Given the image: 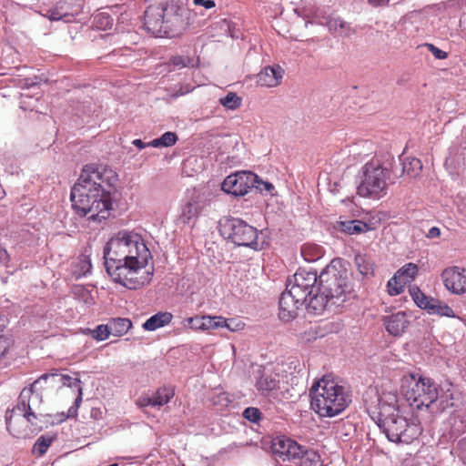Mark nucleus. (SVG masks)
Here are the masks:
<instances>
[{"instance_id": "f257e3e1", "label": "nucleus", "mask_w": 466, "mask_h": 466, "mask_svg": "<svg viewBox=\"0 0 466 466\" xmlns=\"http://www.w3.org/2000/svg\"><path fill=\"white\" fill-rule=\"evenodd\" d=\"M105 267L111 279L128 289H138L151 280L145 268L152 255L140 234L120 230L104 248Z\"/></svg>"}, {"instance_id": "f03ea898", "label": "nucleus", "mask_w": 466, "mask_h": 466, "mask_svg": "<svg viewBox=\"0 0 466 466\" xmlns=\"http://www.w3.org/2000/svg\"><path fill=\"white\" fill-rule=\"evenodd\" d=\"M117 180V174L106 166L96 163L84 166L70 193L75 211L90 220L106 219L112 209V192Z\"/></svg>"}, {"instance_id": "7ed1b4c3", "label": "nucleus", "mask_w": 466, "mask_h": 466, "mask_svg": "<svg viewBox=\"0 0 466 466\" xmlns=\"http://www.w3.org/2000/svg\"><path fill=\"white\" fill-rule=\"evenodd\" d=\"M350 275L341 258L332 259L318 276L317 292L310 297L308 310L320 314L341 307L353 291Z\"/></svg>"}, {"instance_id": "20e7f679", "label": "nucleus", "mask_w": 466, "mask_h": 466, "mask_svg": "<svg viewBox=\"0 0 466 466\" xmlns=\"http://www.w3.org/2000/svg\"><path fill=\"white\" fill-rule=\"evenodd\" d=\"M190 11L177 0H163L149 5L144 15V27L155 36L177 37L189 25Z\"/></svg>"}, {"instance_id": "39448f33", "label": "nucleus", "mask_w": 466, "mask_h": 466, "mask_svg": "<svg viewBox=\"0 0 466 466\" xmlns=\"http://www.w3.org/2000/svg\"><path fill=\"white\" fill-rule=\"evenodd\" d=\"M318 276L314 271L298 270L289 278L286 289L279 300V317L282 321L289 322L298 315V310L304 304L308 306L310 297L317 292Z\"/></svg>"}, {"instance_id": "423d86ee", "label": "nucleus", "mask_w": 466, "mask_h": 466, "mask_svg": "<svg viewBox=\"0 0 466 466\" xmlns=\"http://www.w3.org/2000/svg\"><path fill=\"white\" fill-rule=\"evenodd\" d=\"M395 157L383 149L367 162L361 168L357 193L362 198L380 199L387 195L389 174H397L394 167Z\"/></svg>"}, {"instance_id": "0eeeda50", "label": "nucleus", "mask_w": 466, "mask_h": 466, "mask_svg": "<svg viewBox=\"0 0 466 466\" xmlns=\"http://www.w3.org/2000/svg\"><path fill=\"white\" fill-rule=\"evenodd\" d=\"M309 396L311 408L319 417L337 416L351 402L345 388L328 376H323L311 386Z\"/></svg>"}, {"instance_id": "6e6552de", "label": "nucleus", "mask_w": 466, "mask_h": 466, "mask_svg": "<svg viewBox=\"0 0 466 466\" xmlns=\"http://www.w3.org/2000/svg\"><path fill=\"white\" fill-rule=\"evenodd\" d=\"M439 385L431 379L416 375L410 376V383L405 396L411 407L422 409L431 414H441L452 406L448 394H440Z\"/></svg>"}, {"instance_id": "1a4fd4ad", "label": "nucleus", "mask_w": 466, "mask_h": 466, "mask_svg": "<svg viewBox=\"0 0 466 466\" xmlns=\"http://www.w3.org/2000/svg\"><path fill=\"white\" fill-rule=\"evenodd\" d=\"M221 236L235 245L250 248L254 250L264 248L265 240L256 228L246 221L233 217H223L218 222Z\"/></svg>"}, {"instance_id": "9d476101", "label": "nucleus", "mask_w": 466, "mask_h": 466, "mask_svg": "<svg viewBox=\"0 0 466 466\" xmlns=\"http://www.w3.org/2000/svg\"><path fill=\"white\" fill-rule=\"evenodd\" d=\"M376 423L387 439L394 443L409 444L421 434V428L408 420L399 412L388 416H377Z\"/></svg>"}, {"instance_id": "9b49d317", "label": "nucleus", "mask_w": 466, "mask_h": 466, "mask_svg": "<svg viewBox=\"0 0 466 466\" xmlns=\"http://www.w3.org/2000/svg\"><path fill=\"white\" fill-rule=\"evenodd\" d=\"M36 388H33V383L30 388H25L17 400L16 406L12 410V414L5 415L6 427L10 430L13 415H19L25 418L32 426L41 429L42 426L38 425V420L42 421V418L49 416L42 406L43 397L40 393L35 392Z\"/></svg>"}, {"instance_id": "f8f14e48", "label": "nucleus", "mask_w": 466, "mask_h": 466, "mask_svg": "<svg viewBox=\"0 0 466 466\" xmlns=\"http://www.w3.org/2000/svg\"><path fill=\"white\" fill-rule=\"evenodd\" d=\"M208 204V200L205 193L196 188L187 190L180 205L178 223L188 225L196 221Z\"/></svg>"}, {"instance_id": "ddd939ff", "label": "nucleus", "mask_w": 466, "mask_h": 466, "mask_svg": "<svg viewBox=\"0 0 466 466\" xmlns=\"http://www.w3.org/2000/svg\"><path fill=\"white\" fill-rule=\"evenodd\" d=\"M256 179L257 175L251 171H237L224 179L221 189L233 196H244L253 188Z\"/></svg>"}, {"instance_id": "4468645a", "label": "nucleus", "mask_w": 466, "mask_h": 466, "mask_svg": "<svg viewBox=\"0 0 466 466\" xmlns=\"http://www.w3.org/2000/svg\"><path fill=\"white\" fill-rule=\"evenodd\" d=\"M185 328L190 329L195 331H208L219 328H227L231 331H236L237 329L231 328L228 320L222 316H193L187 318L182 322Z\"/></svg>"}, {"instance_id": "2eb2a0df", "label": "nucleus", "mask_w": 466, "mask_h": 466, "mask_svg": "<svg viewBox=\"0 0 466 466\" xmlns=\"http://www.w3.org/2000/svg\"><path fill=\"white\" fill-rule=\"evenodd\" d=\"M441 279L444 287L452 294L466 293V268L448 267L442 271Z\"/></svg>"}, {"instance_id": "dca6fc26", "label": "nucleus", "mask_w": 466, "mask_h": 466, "mask_svg": "<svg viewBox=\"0 0 466 466\" xmlns=\"http://www.w3.org/2000/svg\"><path fill=\"white\" fill-rule=\"evenodd\" d=\"M42 382L48 384L52 389H60L64 386L76 389L82 385V381L78 378H71L69 375L58 373H45L33 382V388H36Z\"/></svg>"}, {"instance_id": "f3484780", "label": "nucleus", "mask_w": 466, "mask_h": 466, "mask_svg": "<svg viewBox=\"0 0 466 466\" xmlns=\"http://www.w3.org/2000/svg\"><path fill=\"white\" fill-rule=\"evenodd\" d=\"M383 324L390 335L398 337L405 332L410 325V319L404 311H399L384 317Z\"/></svg>"}, {"instance_id": "a211bd4d", "label": "nucleus", "mask_w": 466, "mask_h": 466, "mask_svg": "<svg viewBox=\"0 0 466 466\" xmlns=\"http://www.w3.org/2000/svg\"><path fill=\"white\" fill-rule=\"evenodd\" d=\"M284 70L279 65L265 66L257 75V83L261 86L274 87L280 84Z\"/></svg>"}, {"instance_id": "6ab92c4d", "label": "nucleus", "mask_w": 466, "mask_h": 466, "mask_svg": "<svg viewBox=\"0 0 466 466\" xmlns=\"http://www.w3.org/2000/svg\"><path fill=\"white\" fill-rule=\"evenodd\" d=\"M404 151L398 156V161L395 159L394 167L398 171L394 174L396 177H401L407 174L410 177H416L422 168L421 161L417 157H403Z\"/></svg>"}, {"instance_id": "aec40b11", "label": "nucleus", "mask_w": 466, "mask_h": 466, "mask_svg": "<svg viewBox=\"0 0 466 466\" xmlns=\"http://www.w3.org/2000/svg\"><path fill=\"white\" fill-rule=\"evenodd\" d=\"M378 415L388 416L400 411L399 398L395 391H382L378 395Z\"/></svg>"}, {"instance_id": "412c9836", "label": "nucleus", "mask_w": 466, "mask_h": 466, "mask_svg": "<svg viewBox=\"0 0 466 466\" xmlns=\"http://www.w3.org/2000/svg\"><path fill=\"white\" fill-rule=\"evenodd\" d=\"M42 15L50 21L64 20L66 23H70L73 21L74 12L69 10L66 1H59L54 7L46 9Z\"/></svg>"}, {"instance_id": "4be33fe9", "label": "nucleus", "mask_w": 466, "mask_h": 466, "mask_svg": "<svg viewBox=\"0 0 466 466\" xmlns=\"http://www.w3.org/2000/svg\"><path fill=\"white\" fill-rule=\"evenodd\" d=\"M325 25L329 32L337 33L342 37H350L356 34V30L350 26V24L340 17H328Z\"/></svg>"}, {"instance_id": "5701e85b", "label": "nucleus", "mask_w": 466, "mask_h": 466, "mask_svg": "<svg viewBox=\"0 0 466 466\" xmlns=\"http://www.w3.org/2000/svg\"><path fill=\"white\" fill-rule=\"evenodd\" d=\"M279 384V375L264 370L260 377L257 380L256 388L258 391L265 393L278 389Z\"/></svg>"}, {"instance_id": "b1692460", "label": "nucleus", "mask_w": 466, "mask_h": 466, "mask_svg": "<svg viewBox=\"0 0 466 466\" xmlns=\"http://www.w3.org/2000/svg\"><path fill=\"white\" fill-rule=\"evenodd\" d=\"M336 229L349 235L360 234L370 229V226L359 219L338 221Z\"/></svg>"}, {"instance_id": "393cba45", "label": "nucleus", "mask_w": 466, "mask_h": 466, "mask_svg": "<svg viewBox=\"0 0 466 466\" xmlns=\"http://www.w3.org/2000/svg\"><path fill=\"white\" fill-rule=\"evenodd\" d=\"M173 319L170 312H157L147 319L142 325L146 330L153 331L166 325H168Z\"/></svg>"}, {"instance_id": "a878e982", "label": "nucleus", "mask_w": 466, "mask_h": 466, "mask_svg": "<svg viewBox=\"0 0 466 466\" xmlns=\"http://www.w3.org/2000/svg\"><path fill=\"white\" fill-rule=\"evenodd\" d=\"M410 294L415 304L428 313L432 309V303H436L435 299L426 296L417 286L410 288Z\"/></svg>"}, {"instance_id": "bb28decb", "label": "nucleus", "mask_w": 466, "mask_h": 466, "mask_svg": "<svg viewBox=\"0 0 466 466\" xmlns=\"http://www.w3.org/2000/svg\"><path fill=\"white\" fill-rule=\"evenodd\" d=\"M354 261L359 272L362 276L369 277L373 275L375 264L370 256L367 254H357Z\"/></svg>"}, {"instance_id": "cd10ccee", "label": "nucleus", "mask_w": 466, "mask_h": 466, "mask_svg": "<svg viewBox=\"0 0 466 466\" xmlns=\"http://www.w3.org/2000/svg\"><path fill=\"white\" fill-rule=\"evenodd\" d=\"M204 167V161L202 157L197 156H190L183 161L182 173L187 177H193L199 173Z\"/></svg>"}, {"instance_id": "c85d7f7f", "label": "nucleus", "mask_w": 466, "mask_h": 466, "mask_svg": "<svg viewBox=\"0 0 466 466\" xmlns=\"http://www.w3.org/2000/svg\"><path fill=\"white\" fill-rule=\"evenodd\" d=\"M110 333L114 336H123L126 334L132 326L131 321L125 318L112 319L107 323Z\"/></svg>"}, {"instance_id": "c756f323", "label": "nucleus", "mask_w": 466, "mask_h": 466, "mask_svg": "<svg viewBox=\"0 0 466 466\" xmlns=\"http://www.w3.org/2000/svg\"><path fill=\"white\" fill-rule=\"evenodd\" d=\"M449 421L453 434L460 435L466 431V411L458 410L454 412Z\"/></svg>"}, {"instance_id": "7c9ffc66", "label": "nucleus", "mask_w": 466, "mask_h": 466, "mask_svg": "<svg viewBox=\"0 0 466 466\" xmlns=\"http://www.w3.org/2000/svg\"><path fill=\"white\" fill-rule=\"evenodd\" d=\"M56 440L55 435L44 434L37 438L35 442L32 452L39 457L46 454L52 442Z\"/></svg>"}, {"instance_id": "2f4dec72", "label": "nucleus", "mask_w": 466, "mask_h": 466, "mask_svg": "<svg viewBox=\"0 0 466 466\" xmlns=\"http://www.w3.org/2000/svg\"><path fill=\"white\" fill-rule=\"evenodd\" d=\"M322 247L316 244H304L301 248V256L308 262H314L323 256Z\"/></svg>"}, {"instance_id": "473e14b6", "label": "nucleus", "mask_w": 466, "mask_h": 466, "mask_svg": "<svg viewBox=\"0 0 466 466\" xmlns=\"http://www.w3.org/2000/svg\"><path fill=\"white\" fill-rule=\"evenodd\" d=\"M289 443L290 439L285 436H278L274 438L271 443L272 452L278 455L283 461H285V457L287 455V450L289 449Z\"/></svg>"}, {"instance_id": "72a5a7b5", "label": "nucleus", "mask_w": 466, "mask_h": 466, "mask_svg": "<svg viewBox=\"0 0 466 466\" xmlns=\"http://www.w3.org/2000/svg\"><path fill=\"white\" fill-rule=\"evenodd\" d=\"M419 268L414 263H407L396 271L398 278L402 279L406 284L410 283L417 276Z\"/></svg>"}, {"instance_id": "f704fd0d", "label": "nucleus", "mask_w": 466, "mask_h": 466, "mask_svg": "<svg viewBox=\"0 0 466 466\" xmlns=\"http://www.w3.org/2000/svg\"><path fill=\"white\" fill-rule=\"evenodd\" d=\"M114 19L107 12H100L95 15L93 19V25L98 30H106L111 28Z\"/></svg>"}, {"instance_id": "c9c22d12", "label": "nucleus", "mask_w": 466, "mask_h": 466, "mask_svg": "<svg viewBox=\"0 0 466 466\" xmlns=\"http://www.w3.org/2000/svg\"><path fill=\"white\" fill-rule=\"evenodd\" d=\"M174 396V391L171 389L167 388H161L158 389L153 395L152 400L154 401L155 407H161L167 402L170 401V400Z\"/></svg>"}, {"instance_id": "e433bc0d", "label": "nucleus", "mask_w": 466, "mask_h": 466, "mask_svg": "<svg viewBox=\"0 0 466 466\" xmlns=\"http://www.w3.org/2000/svg\"><path fill=\"white\" fill-rule=\"evenodd\" d=\"M308 449L304 446L299 445L298 442L290 439L289 449L287 450V455L285 461H298L303 456Z\"/></svg>"}, {"instance_id": "4c0bfd02", "label": "nucleus", "mask_w": 466, "mask_h": 466, "mask_svg": "<svg viewBox=\"0 0 466 466\" xmlns=\"http://www.w3.org/2000/svg\"><path fill=\"white\" fill-rule=\"evenodd\" d=\"M298 462L300 466H322L320 456L313 450H307Z\"/></svg>"}, {"instance_id": "58836bf2", "label": "nucleus", "mask_w": 466, "mask_h": 466, "mask_svg": "<svg viewBox=\"0 0 466 466\" xmlns=\"http://www.w3.org/2000/svg\"><path fill=\"white\" fill-rule=\"evenodd\" d=\"M177 137L174 132H166L161 137L147 142V146H173L176 144Z\"/></svg>"}, {"instance_id": "ea45409f", "label": "nucleus", "mask_w": 466, "mask_h": 466, "mask_svg": "<svg viewBox=\"0 0 466 466\" xmlns=\"http://www.w3.org/2000/svg\"><path fill=\"white\" fill-rule=\"evenodd\" d=\"M436 303H432V309H430L429 314H437L445 317H455L453 309L447 305L435 299Z\"/></svg>"}, {"instance_id": "a19ab883", "label": "nucleus", "mask_w": 466, "mask_h": 466, "mask_svg": "<svg viewBox=\"0 0 466 466\" xmlns=\"http://www.w3.org/2000/svg\"><path fill=\"white\" fill-rule=\"evenodd\" d=\"M406 283L394 274V276L388 281V292L390 296L399 295L403 292Z\"/></svg>"}, {"instance_id": "79ce46f5", "label": "nucleus", "mask_w": 466, "mask_h": 466, "mask_svg": "<svg viewBox=\"0 0 466 466\" xmlns=\"http://www.w3.org/2000/svg\"><path fill=\"white\" fill-rule=\"evenodd\" d=\"M220 104L228 108L234 110L241 106V98L233 92H229L226 96L219 99Z\"/></svg>"}, {"instance_id": "37998d69", "label": "nucleus", "mask_w": 466, "mask_h": 466, "mask_svg": "<svg viewBox=\"0 0 466 466\" xmlns=\"http://www.w3.org/2000/svg\"><path fill=\"white\" fill-rule=\"evenodd\" d=\"M170 65L175 68L194 67V59L187 56H174L170 58Z\"/></svg>"}, {"instance_id": "c03bdc74", "label": "nucleus", "mask_w": 466, "mask_h": 466, "mask_svg": "<svg viewBox=\"0 0 466 466\" xmlns=\"http://www.w3.org/2000/svg\"><path fill=\"white\" fill-rule=\"evenodd\" d=\"M87 331L91 334L93 339L98 341L106 339L111 334L107 324L98 325L94 329H87Z\"/></svg>"}, {"instance_id": "a18cd8bd", "label": "nucleus", "mask_w": 466, "mask_h": 466, "mask_svg": "<svg viewBox=\"0 0 466 466\" xmlns=\"http://www.w3.org/2000/svg\"><path fill=\"white\" fill-rule=\"evenodd\" d=\"M77 390V397L76 398L74 404L68 409L67 414L64 416L63 420L66 418L75 417L77 414V410L82 403L83 387L82 385L76 389Z\"/></svg>"}, {"instance_id": "49530a36", "label": "nucleus", "mask_w": 466, "mask_h": 466, "mask_svg": "<svg viewBox=\"0 0 466 466\" xmlns=\"http://www.w3.org/2000/svg\"><path fill=\"white\" fill-rule=\"evenodd\" d=\"M243 417L251 422H258L260 420L261 412L258 408L248 407L244 410Z\"/></svg>"}, {"instance_id": "de8ad7c7", "label": "nucleus", "mask_w": 466, "mask_h": 466, "mask_svg": "<svg viewBox=\"0 0 466 466\" xmlns=\"http://www.w3.org/2000/svg\"><path fill=\"white\" fill-rule=\"evenodd\" d=\"M256 183L253 187L258 189L260 192H267L272 194V191L275 189L274 186L268 181H263L257 176Z\"/></svg>"}, {"instance_id": "09e8293b", "label": "nucleus", "mask_w": 466, "mask_h": 466, "mask_svg": "<svg viewBox=\"0 0 466 466\" xmlns=\"http://www.w3.org/2000/svg\"><path fill=\"white\" fill-rule=\"evenodd\" d=\"M424 46L437 59H445L448 54L445 51L435 46L433 44L426 43Z\"/></svg>"}, {"instance_id": "8fccbe9b", "label": "nucleus", "mask_w": 466, "mask_h": 466, "mask_svg": "<svg viewBox=\"0 0 466 466\" xmlns=\"http://www.w3.org/2000/svg\"><path fill=\"white\" fill-rule=\"evenodd\" d=\"M137 405L141 409L147 406L155 407L152 396L148 395L140 396L137 400Z\"/></svg>"}, {"instance_id": "3c124183", "label": "nucleus", "mask_w": 466, "mask_h": 466, "mask_svg": "<svg viewBox=\"0 0 466 466\" xmlns=\"http://www.w3.org/2000/svg\"><path fill=\"white\" fill-rule=\"evenodd\" d=\"M194 4L204 6L206 9H210L216 5L213 0H194Z\"/></svg>"}, {"instance_id": "603ef678", "label": "nucleus", "mask_w": 466, "mask_h": 466, "mask_svg": "<svg viewBox=\"0 0 466 466\" xmlns=\"http://www.w3.org/2000/svg\"><path fill=\"white\" fill-rule=\"evenodd\" d=\"M441 236V229L437 227H432L429 229L426 237L429 238H435Z\"/></svg>"}, {"instance_id": "864d4df0", "label": "nucleus", "mask_w": 466, "mask_h": 466, "mask_svg": "<svg viewBox=\"0 0 466 466\" xmlns=\"http://www.w3.org/2000/svg\"><path fill=\"white\" fill-rule=\"evenodd\" d=\"M369 4L373 7L386 6L389 5L390 0H368Z\"/></svg>"}, {"instance_id": "5fc2aeb1", "label": "nucleus", "mask_w": 466, "mask_h": 466, "mask_svg": "<svg viewBox=\"0 0 466 466\" xmlns=\"http://www.w3.org/2000/svg\"><path fill=\"white\" fill-rule=\"evenodd\" d=\"M9 259L7 251L0 245V265L5 264Z\"/></svg>"}, {"instance_id": "6e6d98bb", "label": "nucleus", "mask_w": 466, "mask_h": 466, "mask_svg": "<svg viewBox=\"0 0 466 466\" xmlns=\"http://www.w3.org/2000/svg\"><path fill=\"white\" fill-rule=\"evenodd\" d=\"M132 146H147V143H144L141 139H134Z\"/></svg>"}, {"instance_id": "4d7b16f0", "label": "nucleus", "mask_w": 466, "mask_h": 466, "mask_svg": "<svg viewBox=\"0 0 466 466\" xmlns=\"http://www.w3.org/2000/svg\"><path fill=\"white\" fill-rule=\"evenodd\" d=\"M231 328L237 329L236 330H238L243 328L244 324L241 322H238L235 326L234 324H231L230 322H228Z\"/></svg>"}, {"instance_id": "13d9d810", "label": "nucleus", "mask_w": 466, "mask_h": 466, "mask_svg": "<svg viewBox=\"0 0 466 466\" xmlns=\"http://www.w3.org/2000/svg\"><path fill=\"white\" fill-rule=\"evenodd\" d=\"M187 92H188V90H187L186 92H181L180 94H181V95H184V94H186V93H187Z\"/></svg>"}]
</instances>
